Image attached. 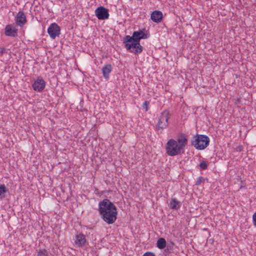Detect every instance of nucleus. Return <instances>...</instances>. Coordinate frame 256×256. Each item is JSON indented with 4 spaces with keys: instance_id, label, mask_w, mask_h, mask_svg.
I'll return each instance as SVG.
<instances>
[{
    "instance_id": "f257e3e1",
    "label": "nucleus",
    "mask_w": 256,
    "mask_h": 256,
    "mask_svg": "<svg viewBox=\"0 0 256 256\" xmlns=\"http://www.w3.org/2000/svg\"><path fill=\"white\" fill-rule=\"evenodd\" d=\"M98 211L102 218L108 224L114 223L116 220V208L108 199H104L99 202Z\"/></svg>"
},
{
    "instance_id": "f03ea898",
    "label": "nucleus",
    "mask_w": 256,
    "mask_h": 256,
    "mask_svg": "<svg viewBox=\"0 0 256 256\" xmlns=\"http://www.w3.org/2000/svg\"><path fill=\"white\" fill-rule=\"evenodd\" d=\"M209 143V138L204 134H196L192 140V144L198 150H204L208 146Z\"/></svg>"
},
{
    "instance_id": "7ed1b4c3",
    "label": "nucleus",
    "mask_w": 256,
    "mask_h": 256,
    "mask_svg": "<svg viewBox=\"0 0 256 256\" xmlns=\"http://www.w3.org/2000/svg\"><path fill=\"white\" fill-rule=\"evenodd\" d=\"M166 153L170 156H178L182 150L178 145L177 141L174 139L169 140L166 146Z\"/></svg>"
},
{
    "instance_id": "20e7f679",
    "label": "nucleus",
    "mask_w": 256,
    "mask_h": 256,
    "mask_svg": "<svg viewBox=\"0 0 256 256\" xmlns=\"http://www.w3.org/2000/svg\"><path fill=\"white\" fill-rule=\"evenodd\" d=\"M126 36L123 38V43L124 44V46L126 50L134 54H140L142 52L143 48L140 44V42H135L134 39L131 40L129 42H126Z\"/></svg>"
},
{
    "instance_id": "39448f33",
    "label": "nucleus",
    "mask_w": 256,
    "mask_h": 256,
    "mask_svg": "<svg viewBox=\"0 0 256 256\" xmlns=\"http://www.w3.org/2000/svg\"><path fill=\"white\" fill-rule=\"evenodd\" d=\"M150 36V34L145 28L140 30L138 31H134L132 36H126V42H129L131 40L134 39L135 42H140L142 39H146Z\"/></svg>"
},
{
    "instance_id": "423d86ee",
    "label": "nucleus",
    "mask_w": 256,
    "mask_h": 256,
    "mask_svg": "<svg viewBox=\"0 0 256 256\" xmlns=\"http://www.w3.org/2000/svg\"><path fill=\"white\" fill-rule=\"evenodd\" d=\"M169 115V112L168 110H165L161 113L156 125L158 130L162 131L168 126Z\"/></svg>"
},
{
    "instance_id": "0eeeda50",
    "label": "nucleus",
    "mask_w": 256,
    "mask_h": 256,
    "mask_svg": "<svg viewBox=\"0 0 256 256\" xmlns=\"http://www.w3.org/2000/svg\"><path fill=\"white\" fill-rule=\"evenodd\" d=\"M95 14L98 20H104L108 18V10L102 6H100L95 10Z\"/></svg>"
},
{
    "instance_id": "6e6552de",
    "label": "nucleus",
    "mask_w": 256,
    "mask_h": 256,
    "mask_svg": "<svg viewBox=\"0 0 256 256\" xmlns=\"http://www.w3.org/2000/svg\"><path fill=\"white\" fill-rule=\"evenodd\" d=\"M60 29L56 23L51 24L48 29V32L51 38L54 39L60 34Z\"/></svg>"
},
{
    "instance_id": "1a4fd4ad",
    "label": "nucleus",
    "mask_w": 256,
    "mask_h": 256,
    "mask_svg": "<svg viewBox=\"0 0 256 256\" xmlns=\"http://www.w3.org/2000/svg\"><path fill=\"white\" fill-rule=\"evenodd\" d=\"M32 86L35 91L42 92L45 88V82L42 78L38 77L34 82Z\"/></svg>"
},
{
    "instance_id": "9d476101",
    "label": "nucleus",
    "mask_w": 256,
    "mask_h": 256,
    "mask_svg": "<svg viewBox=\"0 0 256 256\" xmlns=\"http://www.w3.org/2000/svg\"><path fill=\"white\" fill-rule=\"evenodd\" d=\"M18 30L14 25H6L4 29L6 36L11 37H16L18 36Z\"/></svg>"
},
{
    "instance_id": "9b49d317",
    "label": "nucleus",
    "mask_w": 256,
    "mask_h": 256,
    "mask_svg": "<svg viewBox=\"0 0 256 256\" xmlns=\"http://www.w3.org/2000/svg\"><path fill=\"white\" fill-rule=\"evenodd\" d=\"M176 140L177 141L178 145L184 150L188 144V139L186 134H182L178 135Z\"/></svg>"
},
{
    "instance_id": "f8f14e48",
    "label": "nucleus",
    "mask_w": 256,
    "mask_h": 256,
    "mask_svg": "<svg viewBox=\"0 0 256 256\" xmlns=\"http://www.w3.org/2000/svg\"><path fill=\"white\" fill-rule=\"evenodd\" d=\"M16 24L20 26H23L26 22V16L23 12H19L16 16Z\"/></svg>"
},
{
    "instance_id": "ddd939ff",
    "label": "nucleus",
    "mask_w": 256,
    "mask_h": 256,
    "mask_svg": "<svg viewBox=\"0 0 256 256\" xmlns=\"http://www.w3.org/2000/svg\"><path fill=\"white\" fill-rule=\"evenodd\" d=\"M162 18V14L160 11L154 10L151 14L152 20L156 23L160 22Z\"/></svg>"
},
{
    "instance_id": "4468645a",
    "label": "nucleus",
    "mask_w": 256,
    "mask_h": 256,
    "mask_svg": "<svg viewBox=\"0 0 256 256\" xmlns=\"http://www.w3.org/2000/svg\"><path fill=\"white\" fill-rule=\"evenodd\" d=\"M182 202L178 200L176 198H172L170 200L168 206L172 210H178L181 206Z\"/></svg>"
},
{
    "instance_id": "2eb2a0df",
    "label": "nucleus",
    "mask_w": 256,
    "mask_h": 256,
    "mask_svg": "<svg viewBox=\"0 0 256 256\" xmlns=\"http://www.w3.org/2000/svg\"><path fill=\"white\" fill-rule=\"evenodd\" d=\"M112 70V66L110 64H106L102 68V74L104 78L106 80L109 78L110 74Z\"/></svg>"
},
{
    "instance_id": "dca6fc26",
    "label": "nucleus",
    "mask_w": 256,
    "mask_h": 256,
    "mask_svg": "<svg viewBox=\"0 0 256 256\" xmlns=\"http://www.w3.org/2000/svg\"><path fill=\"white\" fill-rule=\"evenodd\" d=\"M76 244L79 246H82L84 245L86 242L85 236L82 234H80L77 235L76 236V240L75 241Z\"/></svg>"
},
{
    "instance_id": "f3484780",
    "label": "nucleus",
    "mask_w": 256,
    "mask_h": 256,
    "mask_svg": "<svg viewBox=\"0 0 256 256\" xmlns=\"http://www.w3.org/2000/svg\"><path fill=\"white\" fill-rule=\"evenodd\" d=\"M166 240L164 238H161L158 239L156 246L159 249H163L166 246Z\"/></svg>"
},
{
    "instance_id": "a211bd4d",
    "label": "nucleus",
    "mask_w": 256,
    "mask_h": 256,
    "mask_svg": "<svg viewBox=\"0 0 256 256\" xmlns=\"http://www.w3.org/2000/svg\"><path fill=\"white\" fill-rule=\"evenodd\" d=\"M8 190L4 184L0 185V199L2 200L6 197V194Z\"/></svg>"
},
{
    "instance_id": "6ab92c4d",
    "label": "nucleus",
    "mask_w": 256,
    "mask_h": 256,
    "mask_svg": "<svg viewBox=\"0 0 256 256\" xmlns=\"http://www.w3.org/2000/svg\"><path fill=\"white\" fill-rule=\"evenodd\" d=\"M200 167L202 170H206L208 168V162L204 160L202 161L200 164Z\"/></svg>"
},
{
    "instance_id": "aec40b11",
    "label": "nucleus",
    "mask_w": 256,
    "mask_h": 256,
    "mask_svg": "<svg viewBox=\"0 0 256 256\" xmlns=\"http://www.w3.org/2000/svg\"><path fill=\"white\" fill-rule=\"evenodd\" d=\"M37 256H48V252L45 250H40Z\"/></svg>"
},
{
    "instance_id": "412c9836",
    "label": "nucleus",
    "mask_w": 256,
    "mask_h": 256,
    "mask_svg": "<svg viewBox=\"0 0 256 256\" xmlns=\"http://www.w3.org/2000/svg\"><path fill=\"white\" fill-rule=\"evenodd\" d=\"M149 104V102L145 101L142 104L143 109L145 110L146 111L148 110V106Z\"/></svg>"
},
{
    "instance_id": "4be33fe9",
    "label": "nucleus",
    "mask_w": 256,
    "mask_h": 256,
    "mask_svg": "<svg viewBox=\"0 0 256 256\" xmlns=\"http://www.w3.org/2000/svg\"><path fill=\"white\" fill-rule=\"evenodd\" d=\"M252 220H253V224H254V225L256 226V212H254V214H253V216H252Z\"/></svg>"
},
{
    "instance_id": "5701e85b",
    "label": "nucleus",
    "mask_w": 256,
    "mask_h": 256,
    "mask_svg": "<svg viewBox=\"0 0 256 256\" xmlns=\"http://www.w3.org/2000/svg\"><path fill=\"white\" fill-rule=\"evenodd\" d=\"M143 256H156L155 254L151 252H146L144 253Z\"/></svg>"
},
{
    "instance_id": "b1692460",
    "label": "nucleus",
    "mask_w": 256,
    "mask_h": 256,
    "mask_svg": "<svg viewBox=\"0 0 256 256\" xmlns=\"http://www.w3.org/2000/svg\"><path fill=\"white\" fill-rule=\"evenodd\" d=\"M202 177H200L196 180V186H198L200 184L201 182H202Z\"/></svg>"
},
{
    "instance_id": "393cba45",
    "label": "nucleus",
    "mask_w": 256,
    "mask_h": 256,
    "mask_svg": "<svg viewBox=\"0 0 256 256\" xmlns=\"http://www.w3.org/2000/svg\"><path fill=\"white\" fill-rule=\"evenodd\" d=\"M6 52V49L4 48H0V54H1Z\"/></svg>"
},
{
    "instance_id": "a878e982",
    "label": "nucleus",
    "mask_w": 256,
    "mask_h": 256,
    "mask_svg": "<svg viewBox=\"0 0 256 256\" xmlns=\"http://www.w3.org/2000/svg\"><path fill=\"white\" fill-rule=\"evenodd\" d=\"M168 252V248H167V249L164 250L165 252Z\"/></svg>"
}]
</instances>
